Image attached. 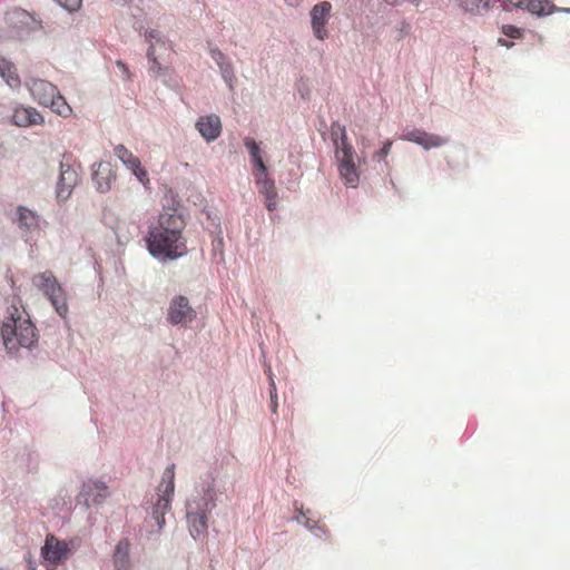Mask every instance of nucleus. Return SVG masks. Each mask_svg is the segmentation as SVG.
<instances>
[{
  "mask_svg": "<svg viewBox=\"0 0 570 570\" xmlns=\"http://www.w3.org/2000/svg\"><path fill=\"white\" fill-rule=\"evenodd\" d=\"M216 505L215 479L210 476L196 488V494L186 502V520L194 539L199 538L207 530L208 514Z\"/></svg>",
  "mask_w": 570,
  "mask_h": 570,
  "instance_id": "1",
  "label": "nucleus"
},
{
  "mask_svg": "<svg viewBox=\"0 0 570 570\" xmlns=\"http://www.w3.org/2000/svg\"><path fill=\"white\" fill-rule=\"evenodd\" d=\"M147 248L151 256L160 262L176 261L188 252L183 235L173 236L169 232L150 226L146 237Z\"/></svg>",
  "mask_w": 570,
  "mask_h": 570,
  "instance_id": "2",
  "label": "nucleus"
},
{
  "mask_svg": "<svg viewBox=\"0 0 570 570\" xmlns=\"http://www.w3.org/2000/svg\"><path fill=\"white\" fill-rule=\"evenodd\" d=\"M1 336L6 348L12 353L18 347L31 348L38 341L36 327L30 320L10 316L1 325Z\"/></svg>",
  "mask_w": 570,
  "mask_h": 570,
  "instance_id": "3",
  "label": "nucleus"
},
{
  "mask_svg": "<svg viewBox=\"0 0 570 570\" xmlns=\"http://www.w3.org/2000/svg\"><path fill=\"white\" fill-rule=\"evenodd\" d=\"M32 284L50 301L59 316L66 318L69 312L67 294L51 272H43L32 277Z\"/></svg>",
  "mask_w": 570,
  "mask_h": 570,
  "instance_id": "4",
  "label": "nucleus"
},
{
  "mask_svg": "<svg viewBox=\"0 0 570 570\" xmlns=\"http://www.w3.org/2000/svg\"><path fill=\"white\" fill-rule=\"evenodd\" d=\"M341 178L350 187H356L360 180L357 155L346 138L333 144Z\"/></svg>",
  "mask_w": 570,
  "mask_h": 570,
  "instance_id": "5",
  "label": "nucleus"
},
{
  "mask_svg": "<svg viewBox=\"0 0 570 570\" xmlns=\"http://www.w3.org/2000/svg\"><path fill=\"white\" fill-rule=\"evenodd\" d=\"M8 26L20 40L27 39L32 32L42 29L40 20H37L28 11L16 8L6 14Z\"/></svg>",
  "mask_w": 570,
  "mask_h": 570,
  "instance_id": "6",
  "label": "nucleus"
},
{
  "mask_svg": "<svg viewBox=\"0 0 570 570\" xmlns=\"http://www.w3.org/2000/svg\"><path fill=\"white\" fill-rule=\"evenodd\" d=\"M197 317L195 308L184 295H175L168 305L166 321L173 326L186 327Z\"/></svg>",
  "mask_w": 570,
  "mask_h": 570,
  "instance_id": "7",
  "label": "nucleus"
},
{
  "mask_svg": "<svg viewBox=\"0 0 570 570\" xmlns=\"http://www.w3.org/2000/svg\"><path fill=\"white\" fill-rule=\"evenodd\" d=\"M175 464L168 465L161 476V481L157 487L158 500L154 504L158 510L169 512L171 509V500L175 492Z\"/></svg>",
  "mask_w": 570,
  "mask_h": 570,
  "instance_id": "8",
  "label": "nucleus"
},
{
  "mask_svg": "<svg viewBox=\"0 0 570 570\" xmlns=\"http://www.w3.org/2000/svg\"><path fill=\"white\" fill-rule=\"evenodd\" d=\"M108 488L105 482L98 480H89L83 482L76 500L78 504L89 508L92 504H101L108 497Z\"/></svg>",
  "mask_w": 570,
  "mask_h": 570,
  "instance_id": "9",
  "label": "nucleus"
},
{
  "mask_svg": "<svg viewBox=\"0 0 570 570\" xmlns=\"http://www.w3.org/2000/svg\"><path fill=\"white\" fill-rule=\"evenodd\" d=\"M79 181L78 173L71 165L61 161L59 165V176L56 186V195L59 202L67 200Z\"/></svg>",
  "mask_w": 570,
  "mask_h": 570,
  "instance_id": "10",
  "label": "nucleus"
},
{
  "mask_svg": "<svg viewBox=\"0 0 570 570\" xmlns=\"http://www.w3.org/2000/svg\"><path fill=\"white\" fill-rule=\"evenodd\" d=\"M26 87L33 99L46 107H48V102L53 101L59 91L53 83L39 78L27 79Z\"/></svg>",
  "mask_w": 570,
  "mask_h": 570,
  "instance_id": "11",
  "label": "nucleus"
},
{
  "mask_svg": "<svg viewBox=\"0 0 570 570\" xmlns=\"http://www.w3.org/2000/svg\"><path fill=\"white\" fill-rule=\"evenodd\" d=\"M331 11L332 4L328 1L320 2L311 10L312 30L318 40H324L328 35L326 24L328 22Z\"/></svg>",
  "mask_w": 570,
  "mask_h": 570,
  "instance_id": "12",
  "label": "nucleus"
},
{
  "mask_svg": "<svg viewBox=\"0 0 570 570\" xmlns=\"http://www.w3.org/2000/svg\"><path fill=\"white\" fill-rule=\"evenodd\" d=\"M403 138L407 141L420 145L425 150L439 148L449 142L448 137L430 134L420 129L406 130Z\"/></svg>",
  "mask_w": 570,
  "mask_h": 570,
  "instance_id": "13",
  "label": "nucleus"
},
{
  "mask_svg": "<svg viewBox=\"0 0 570 570\" xmlns=\"http://www.w3.org/2000/svg\"><path fill=\"white\" fill-rule=\"evenodd\" d=\"M155 227L160 228V230L169 232L173 236L183 235V230L186 227V222L184 216L178 213L177 208H171L168 210H164L158 218V224Z\"/></svg>",
  "mask_w": 570,
  "mask_h": 570,
  "instance_id": "14",
  "label": "nucleus"
},
{
  "mask_svg": "<svg viewBox=\"0 0 570 570\" xmlns=\"http://www.w3.org/2000/svg\"><path fill=\"white\" fill-rule=\"evenodd\" d=\"M68 546L63 541H59L52 534L46 538L45 546L41 548L42 558L52 563H60L68 554Z\"/></svg>",
  "mask_w": 570,
  "mask_h": 570,
  "instance_id": "15",
  "label": "nucleus"
},
{
  "mask_svg": "<svg viewBox=\"0 0 570 570\" xmlns=\"http://www.w3.org/2000/svg\"><path fill=\"white\" fill-rule=\"evenodd\" d=\"M92 170V180L99 193H107L111 188V183L116 179L112 166L108 161L95 164Z\"/></svg>",
  "mask_w": 570,
  "mask_h": 570,
  "instance_id": "16",
  "label": "nucleus"
},
{
  "mask_svg": "<svg viewBox=\"0 0 570 570\" xmlns=\"http://www.w3.org/2000/svg\"><path fill=\"white\" fill-rule=\"evenodd\" d=\"M196 128L204 139L213 141L217 139L222 132V121L216 115L200 117L196 121Z\"/></svg>",
  "mask_w": 570,
  "mask_h": 570,
  "instance_id": "17",
  "label": "nucleus"
},
{
  "mask_svg": "<svg viewBox=\"0 0 570 570\" xmlns=\"http://www.w3.org/2000/svg\"><path fill=\"white\" fill-rule=\"evenodd\" d=\"M12 122L18 127H30L43 122V117L33 107H18L13 110Z\"/></svg>",
  "mask_w": 570,
  "mask_h": 570,
  "instance_id": "18",
  "label": "nucleus"
},
{
  "mask_svg": "<svg viewBox=\"0 0 570 570\" xmlns=\"http://www.w3.org/2000/svg\"><path fill=\"white\" fill-rule=\"evenodd\" d=\"M527 10L531 14H535L538 17H546L553 12L570 13V8H559L549 0H531L527 2Z\"/></svg>",
  "mask_w": 570,
  "mask_h": 570,
  "instance_id": "19",
  "label": "nucleus"
},
{
  "mask_svg": "<svg viewBox=\"0 0 570 570\" xmlns=\"http://www.w3.org/2000/svg\"><path fill=\"white\" fill-rule=\"evenodd\" d=\"M0 77L12 89H17L21 86V80L17 73L16 66L2 56H0Z\"/></svg>",
  "mask_w": 570,
  "mask_h": 570,
  "instance_id": "20",
  "label": "nucleus"
},
{
  "mask_svg": "<svg viewBox=\"0 0 570 570\" xmlns=\"http://www.w3.org/2000/svg\"><path fill=\"white\" fill-rule=\"evenodd\" d=\"M497 0H455L458 7L471 14H484L493 7Z\"/></svg>",
  "mask_w": 570,
  "mask_h": 570,
  "instance_id": "21",
  "label": "nucleus"
},
{
  "mask_svg": "<svg viewBox=\"0 0 570 570\" xmlns=\"http://www.w3.org/2000/svg\"><path fill=\"white\" fill-rule=\"evenodd\" d=\"M130 544L127 540H120L114 551L112 554V563L114 567H130Z\"/></svg>",
  "mask_w": 570,
  "mask_h": 570,
  "instance_id": "22",
  "label": "nucleus"
},
{
  "mask_svg": "<svg viewBox=\"0 0 570 570\" xmlns=\"http://www.w3.org/2000/svg\"><path fill=\"white\" fill-rule=\"evenodd\" d=\"M117 158L130 170H137L140 166L138 157L134 156L124 145H117L114 148Z\"/></svg>",
  "mask_w": 570,
  "mask_h": 570,
  "instance_id": "23",
  "label": "nucleus"
},
{
  "mask_svg": "<svg viewBox=\"0 0 570 570\" xmlns=\"http://www.w3.org/2000/svg\"><path fill=\"white\" fill-rule=\"evenodd\" d=\"M245 147L247 148V150L250 155L252 161L257 167L258 174L267 173V167L262 159L261 149H259V146L256 144V141L253 139H247L245 141Z\"/></svg>",
  "mask_w": 570,
  "mask_h": 570,
  "instance_id": "24",
  "label": "nucleus"
},
{
  "mask_svg": "<svg viewBox=\"0 0 570 570\" xmlns=\"http://www.w3.org/2000/svg\"><path fill=\"white\" fill-rule=\"evenodd\" d=\"M17 223L21 229L30 230L37 226V217L31 210L20 207L18 209Z\"/></svg>",
  "mask_w": 570,
  "mask_h": 570,
  "instance_id": "25",
  "label": "nucleus"
},
{
  "mask_svg": "<svg viewBox=\"0 0 570 570\" xmlns=\"http://www.w3.org/2000/svg\"><path fill=\"white\" fill-rule=\"evenodd\" d=\"M254 175H255L256 184L258 186L261 194H263L265 196V195H271V194L277 193L276 188H275L274 180L269 179L267 177L266 173L265 174L255 173Z\"/></svg>",
  "mask_w": 570,
  "mask_h": 570,
  "instance_id": "26",
  "label": "nucleus"
},
{
  "mask_svg": "<svg viewBox=\"0 0 570 570\" xmlns=\"http://www.w3.org/2000/svg\"><path fill=\"white\" fill-rule=\"evenodd\" d=\"M48 107H50L55 112L62 117H68L71 114V108L65 100V98L58 91V95L55 97L52 102H48Z\"/></svg>",
  "mask_w": 570,
  "mask_h": 570,
  "instance_id": "27",
  "label": "nucleus"
},
{
  "mask_svg": "<svg viewBox=\"0 0 570 570\" xmlns=\"http://www.w3.org/2000/svg\"><path fill=\"white\" fill-rule=\"evenodd\" d=\"M218 69L220 71L222 78L224 79L228 88L233 90L235 81V70L232 61L228 59L227 61L218 66Z\"/></svg>",
  "mask_w": 570,
  "mask_h": 570,
  "instance_id": "28",
  "label": "nucleus"
},
{
  "mask_svg": "<svg viewBox=\"0 0 570 570\" xmlns=\"http://www.w3.org/2000/svg\"><path fill=\"white\" fill-rule=\"evenodd\" d=\"M331 140L333 144L337 142L342 138H346V129L338 121H333L330 128Z\"/></svg>",
  "mask_w": 570,
  "mask_h": 570,
  "instance_id": "29",
  "label": "nucleus"
},
{
  "mask_svg": "<svg viewBox=\"0 0 570 570\" xmlns=\"http://www.w3.org/2000/svg\"><path fill=\"white\" fill-rule=\"evenodd\" d=\"M268 379H269V397H271V410L274 414L277 413V391H276V384L273 379V375L271 373V368H268Z\"/></svg>",
  "mask_w": 570,
  "mask_h": 570,
  "instance_id": "30",
  "label": "nucleus"
},
{
  "mask_svg": "<svg viewBox=\"0 0 570 570\" xmlns=\"http://www.w3.org/2000/svg\"><path fill=\"white\" fill-rule=\"evenodd\" d=\"M147 58L150 61L149 70L154 75H160V71L163 68H161V65L157 61V58L155 56V46L154 45L149 46V48L147 50Z\"/></svg>",
  "mask_w": 570,
  "mask_h": 570,
  "instance_id": "31",
  "label": "nucleus"
},
{
  "mask_svg": "<svg viewBox=\"0 0 570 570\" xmlns=\"http://www.w3.org/2000/svg\"><path fill=\"white\" fill-rule=\"evenodd\" d=\"M145 37L150 45H160L163 47L166 46V38L158 30H149L145 33Z\"/></svg>",
  "mask_w": 570,
  "mask_h": 570,
  "instance_id": "32",
  "label": "nucleus"
},
{
  "mask_svg": "<svg viewBox=\"0 0 570 570\" xmlns=\"http://www.w3.org/2000/svg\"><path fill=\"white\" fill-rule=\"evenodd\" d=\"M392 144H393L392 140H386L383 144L382 148L373 155V159L379 163L384 160L391 151Z\"/></svg>",
  "mask_w": 570,
  "mask_h": 570,
  "instance_id": "33",
  "label": "nucleus"
},
{
  "mask_svg": "<svg viewBox=\"0 0 570 570\" xmlns=\"http://www.w3.org/2000/svg\"><path fill=\"white\" fill-rule=\"evenodd\" d=\"M59 6L69 12L77 11L81 6V0H55Z\"/></svg>",
  "mask_w": 570,
  "mask_h": 570,
  "instance_id": "34",
  "label": "nucleus"
},
{
  "mask_svg": "<svg viewBox=\"0 0 570 570\" xmlns=\"http://www.w3.org/2000/svg\"><path fill=\"white\" fill-rule=\"evenodd\" d=\"M209 53L212 59L216 62L217 67L229 59L218 48H210Z\"/></svg>",
  "mask_w": 570,
  "mask_h": 570,
  "instance_id": "35",
  "label": "nucleus"
},
{
  "mask_svg": "<svg viewBox=\"0 0 570 570\" xmlns=\"http://www.w3.org/2000/svg\"><path fill=\"white\" fill-rule=\"evenodd\" d=\"M370 146V141L366 137L361 138V155L357 156V165L361 166L362 164L366 163V153L365 149Z\"/></svg>",
  "mask_w": 570,
  "mask_h": 570,
  "instance_id": "36",
  "label": "nucleus"
},
{
  "mask_svg": "<svg viewBox=\"0 0 570 570\" xmlns=\"http://www.w3.org/2000/svg\"><path fill=\"white\" fill-rule=\"evenodd\" d=\"M502 32L509 38H519L521 35L520 29L512 24H504L502 27Z\"/></svg>",
  "mask_w": 570,
  "mask_h": 570,
  "instance_id": "37",
  "label": "nucleus"
},
{
  "mask_svg": "<svg viewBox=\"0 0 570 570\" xmlns=\"http://www.w3.org/2000/svg\"><path fill=\"white\" fill-rule=\"evenodd\" d=\"M265 205L269 212H274L277 207V193L265 195Z\"/></svg>",
  "mask_w": 570,
  "mask_h": 570,
  "instance_id": "38",
  "label": "nucleus"
},
{
  "mask_svg": "<svg viewBox=\"0 0 570 570\" xmlns=\"http://www.w3.org/2000/svg\"><path fill=\"white\" fill-rule=\"evenodd\" d=\"M297 89L303 99H307L309 97V89L305 86L303 81L298 83Z\"/></svg>",
  "mask_w": 570,
  "mask_h": 570,
  "instance_id": "39",
  "label": "nucleus"
},
{
  "mask_svg": "<svg viewBox=\"0 0 570 570\" xmlns=\"http://www.w3.org/2000/svg\"><path fill=\"white\" fill-rule=\"evenodd\" d=\"M135 176L141 181L144 183V178L147 176V173L146 170H144L140 166L137 168V170H131Z\"/></svg>",
  "mask_w": 570,
  "mask_h": 570,
  "instance_id": "40",
  "label": "nucleus"
},
{
  "mask_svg": "<svg viewBox=\"0 0 570 570\" xmlns=\"http://www.w3.org/2000/svg\"><path fill=\"white\" fill-rule=\"evenodd\" d=\"M116 65L122 71V73L126 76V78H129V70H128L127 66L120 60H118L116 62Z\"/></svg>",
  "mask_w": 570,
  "mask_h": 570,
  "instance_id": "41",
  "label": "nucleus"
},
{
  "mask_svg": "<svg viewBox=\"0 0 570 570\" xmlns=\"http://www.w3.org/2000/svg\"><path fill=\"white\" fill-rule=\"evenodd\" d=\"M166 513L167 512H165L164 510H158L155 505L153 507L151 515L154 519H158V517H160V515L165 517Z\"/></svg>",
  "mask_w": 570,
  "mask_h": 570,
  "instance_id": "42",
  "label": "nucleus"
},
{
  "mask_svg": "<svg viewBox=\"0 0 570 570\" xmlns=\"http://www.w3.org/2000/svg\"><path fill=\"white\" fill-rule=\"evenodd\" d=\"M158 525L159 531L164 528L166 524V520L164 515L158 517V519H154Z\"/></svg>",
  "mask_w": 570,
  "mask_h": 570,
  "instance_id": "43",
  "label": "nucleus"
},
{
  "mask_svg": "<svg viewBox=\"0 0 570 570\" xmlns=\"http://www.w3.org/2000/svg\"><path fill=\"white\" fill-rule=\"evenodd\" d=\"M409 30H410V24L403 21L400 26V32L403 35V33H407Z\"/></svg>",
  "mask_w": 570,
  "mask_h": 570,
  "instance_id": "44",
  "label": "nucleus"
},
{
  "mask_svg": "<svg viewBox=\"0 0 570 570\" xmlns=\"http://www.w3.org/2000/svg\"><path fill=\"white\" fill-rule=\"evenodd\" d=\"M115 3L117 4H125L127 3L129 0H112Z\"/></svg>",
  "mask_w": 570,
  "mask_h": 570,
  "instance_id": "45",
  "label": "nucleus"
},
{
  "mask_svg": "<svg viewBox=\"0 0 570 570\" xmlns=\"http://www.w3.org/2000/svg\"><path fill=\"white\" fill-rule=\"evenodd\" d=\"M28 570H36V567L31 561H29Z\"/></svg>",
  "mask_w": 570,
  "mask_h": 570,
  "instance_id": "46",
  "label": "nucleus"
},
{
  "mask_svg": "<svg viewBox=\"0 0 570 570\" xmlns=\"http://www.w3.org/2000/svg\"><path fill=\"white\" fill-rule=\"evenodd\" d=\"M129 568H125V567H115V570H128Z\"/></svg>",
  "mask_w": 570,
  "mask_h": 570,
  "instance_id": "47",
  "label": "nucleus"
}]
</instances>
